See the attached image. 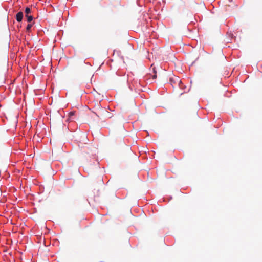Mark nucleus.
<instances>
[{"label": "nucleus", "mask_w": 262, "mask_h": 262, "mask_svg": "<svg viewBox=\"0 0 262 262\" xmlns=\"http://www.w3.org/2000/svg\"><path fill=\"white\" fill-rule=\"evenodd\" d=\"M75 113V112L74 111H72V112H70L69 113V119L70 120H72V116L73 115H74Z\"/></svg>", "instance_id": "39448f33"}, {"label": "nucleus", "mask_w": 262, "mask_h": 262, "mask_svg": "<svg viewBox=\"0 0 262 262\" xmlns=\"http://www.w3.org/2000/svg\"><path fill=\"white\" fill-rule=\"evenodd\" d=\"M23 17V13L22 12H19L17 13L16 16V19L17 21L20 22L22 20Z\"/></svg>", "instance_id": "7ed1b4c3"}, {"label": "nucleus", "mask_w": 262, "mask_h": 262, "mask_svg": "<svg viewBox=\"0 0 262 262\" xmlns=\"http://www.w3.org/2000/svg\"><path fill=\"white\" fill-rule=\"evenodd\" d=\"M96 114V115H97L98 117H99V115H98L97 114Z\"/></svg>", "instance_id": "0eeeda50"}, {"label": "nucleus", "mask_w": 262, "mask_h": 262, "mask_svg": "<svg viewBox=\"0 0 262 262\" xmlns=\"http://www.w3.org/2000/svg\"><path fill=\"white\" fill-rule=\"evenodd\" d=\"M152 71H153V73H154V74L152 75V79H155L157 77V75H156V68L155 67H153L152 68Z\"/></svg>", "instance_id": "20e7f679"}, {"label": "nucleus", "mask_w": 262, "mask_h": 262, "mask_svg": "<svg viewBox=\"0 0 262 262\" xmlns=\"http://www.w3.org/2000/svg\"><path fill=\"white\" fill-rule=\"evenodd\" d=\"M169 81L171 85L173 87L176 86L177 84H178L180 88L183 89L182 81L180 80V78L178 77L173 76L172 77L170 78Z\"/></svg>", "instance_id": "f257e3e1"}, {"label": "nucleus", "mask_w": 262, "mask_h": 262, "mask_svg": "<svg viewBox=\"0 0 262 262\" xmlns=\"http://www.w3.org/2000/svg\"><path fill=\"white\" fill-rule=\"evenodd\" d=\"M25 16L27 19L28 22L30 23V22L32 21L33 20V16L32 15H29V14H30L31 13V9L29 7H27L25 9Z\"/></svg>", "instance_id": "f03ea898"}, {"label": "nucleus", "mask_w": 262, "mask_h": 262, "mask_svg": "<svg viewBox=\"0 0 262 262\" xmlns=\"http://www.w3.org/2000/svg\"><path fill=\"white\" fill-rule=\"evenodd\" d=\"M32 27V24H28L27 28H26L27 31H29Z\"/></svg>", "instance_id": "423d86ee"}]
</instances>
